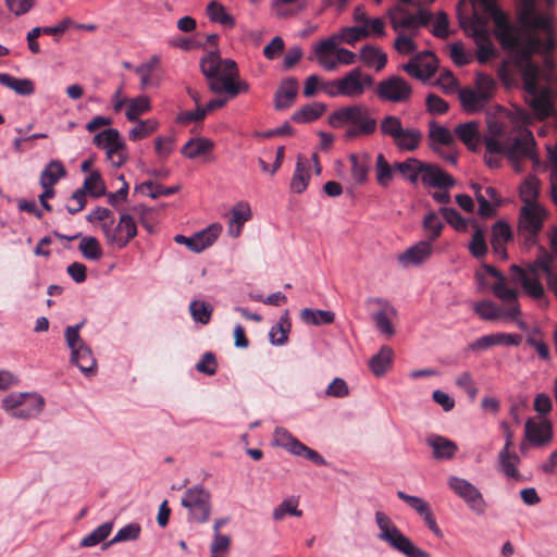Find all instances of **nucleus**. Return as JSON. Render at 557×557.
Wrapping results in <instances>:
<instances>
[{
    "instance_id": "nucleus-11",
    "label": "nucleus",
    "mask_w": 557,
    "mask_h": 557,
    "mask_svg": "<svg viewBox=\"0 0 557 557\" xmlns=\"http://www.w3.org/2000/svg\"><path fill=\"white\" fill-rule=\"evenodd\" d=\"M482 269L496 280L492 285V290L497 298L508 302L506 314L510 317L520 315L521 311L518 302L519 292L507 285V277L495 267L485 263L482 265Z\"/></svg>"
},
{
    "instance_id": "nucleus-49",
    "label": "nucleus",
    "mask_w": 557,
    "mask_h": 557,
    "mask_svg": "<svg viewBox=\"0 0 557 557\" xmlns=\"http://www.w3.org/2000/svg\"><path fill=\"white\" fill-rule=\"evenodd\" d=\"M85 195L98 198L106 195V185L98 171L91 172L84 181L83 187L79 188Z\"/></svg>"
},
{
    "instance_id": "nucleus-51",
    "label": "nucleus",
    "mask_w": 557,
    "mask_h": 557,
    "mask_svg": "<svg viewBox=\"0 0 557 557\" xmlns=\"http://www.w3.org/2000/svg\"><path fill=\"white\" fill-rule=\"evenodd\" d=\"M78 249L87 260L97 261L102 257V248L100 243L96 237L92 236L83 237Z\"/></svg>"
},
{
    "instance_id": "nucleus-1",
    "label": "nucleus",
    "mask_w": 557,
    "mask_h": 557,
    "mask_svg": "<svg viewBox=\"0 0 557 557\" xmlns=\"http://www.w3.org/2000/svg\"><path fill=\"white\" fill-rule=\"evenodd\" d=\"M479 3L492 18L495 37L502 48L513 55L522 75L529 104L535 116L543 121L554 112L553 90L539 88L540 67L532 61L534 53H552L556 47L552 18L537 11V0H522L518 12L520 27L516 26L496 3V0H471Z\"/></svg>"
},
{
    "instance_id": "nucleus-48",
    "label": "nucleus",
    "mask_w": 557,
    "mask_h": 557,
    "mask_svg": "<svg viewBox=\"0 0 557 557\" xmlns=\"http://www.w3.org/2000/svg\"><path fill=\"white\" fill-rule=\"evenodd\" d=\"M290 331V321L288 314L285 313L281 317L278 323L271 327L269 337L273 345H284L288 339V333Z\"/></svg>"
},
{
    "instance_id": "nucleus-26",
    "label": "nucleus",
    "mask_w": 557,
    "mask_h": 557,
    "mask_svg": "<svg viewBox=\"0 0 557 557\" xmlns=\"http://www.w3.org/2000/svg\"><path fill=\"white\" fill-rule=\"evenodd\" d=\"M297 92L298 82L296 78L292 77L283 81L275 94V108L277 110L289 108L294 103Z\"/></svg>"
},
{
    "instance_id": "nucleus-9",
    "label": "nucleus",
    "mask_w": 557,
    "mask_h": 557,
    "mask_svg": "<svg viewBox=\"0 0 557 557\" xmlns=\"http://www.w3.org/2000/svg\"><path fill=\"white\" fill-rule=\"evenodd\" d=\"M101 230L109 245L120 249L125 248L128 243L137 235V225L134 218L126 212L120 215L116 225L102 223Z\"/></svg>"
},
{
    "instance_id": "nucleus-56",
    "label": "nucleus",
    "mask_w": 557,
    "mask_h": 557,
    "mask_svg": "<svg viewBox=\"0 0 557 557\" xmlns=\"http://www.w3.org/2000/svg\"><path fill=\"white\" fill-rule=\"evenodd\" d=\"M114 144L109 145L106 150L107 158L110 160L113 166L120 168L122 166L126 161V154H125V143L120 137Z\"/></svg>"
},
{
    "instance_id": "nucleus-25",
    "label": "nucleus",
    "mask_w": 557,
    "mask_h": 557,
    "mask_svg": "<svg viewBox=\"0 0 557 557\" xmlns=\"http://www.w3.org/2000/svg\"><path fill=\"white\" fill-rule=\"evenodd\" d=\"M428 136L430 139V148L435 152H440V146L453 148L455 145V137L453 133L448 128L437 124L435 121L429 122Z\"/></svg>"
},
{
    "instance_id": "nucleus-27",
    "label": "nucleus",
    "mask_w": 557,
    "mask_h": 557,
    "mask_svg": "<svg viewBox=\"0 0 557 557\" xmlns=\"http://www.w3.org/2000/svg\"><path fill=\"white\" fill-rule=\"evenodd\" d=\"M422 182L436 188H449L455 184V180L448 173L437 165L428 163L422 176Z\"/></svg>"
},
{
    "instance_id": "nucleus-39",
    "label": "nucleus",
    "mask_w": 557,
    "mask_h": 557,
    "mask_svg": "<svg viewBox=\"0 0 557 557\" xmlns=\"http://www.w3.org/2000/svg\"><path fill=\"white\" fill-rule=\"evenodd\" d=\"M520 462V458L516 453L507 451L502 449L498 454V463L500 471L507 476L515 480L521 478L517 465Z\"/></svg>"
},
{
    "instance_id": "nucleus-54",
    "label": "nucleus",
    "mask_w": 557,
    "mask_h": 557,
    "mask_svg": "<svg viewBox=\"0 0 557 557\" xmlns=\"http://www.w3.org/2000/svg\"><path fill=\"white\" fill-rule=\"evenodd\" d=\"M336 36V42L343 41L348 45H354L358 40H361L363 38H368V32L366 30L362 25H355V26H348L343 27Z\"/></svg>"
},
{
    "instance_id": "nucleus-3",
    "label": "nucleus",
    "mask_w": 557,
    "mask_h": 557,
    "mask_svg": "<svg viewBox=\"0 0 557 557\" xmlns=\"http://www.w3.org/2000/svg\"><path fill=\"white\" fill-rule=\"evenodd\" d=\"M485 163L490 168L499 165L500 156H506L512 162L522 159H535V139L525 127L512 128L509 132L497 131L484 138Z\"/></svg>"
},
{
    "instance_id": "nucleus-53",
    "label": "nucleus",
    "mask_w": 557,
    "mask_h": 557,
    "mask_svg": "<svg viewBox=\"0 0 557 557\" xmlns=\"http://www.w3.org/2000/svg\"><path fill=\"white\" fill-rule=\"evenodd\" d=\"M423 228L426 233V242L432 244L441 236L444 223L441 221L437 213L429 212L423 220Z\"/></svg>"
},
{
    "instance_id": "nucleus-61",
    "label": "nucleus",
    "mask_w": 557,
    "mask_h": 557,
    "mask_svg": "<svg viewBox=\"0 0 557 557\" xmlns=\"http://www.w3.org/2000/svg\"><path fill=\"white\" fill-rule=\"evenodd\" d=\"M393 178V169L389 163L386 161L385 157L382 153H379L376 157V181L377 183L386 187L389 185Z\"/></svg>"
},
{
    "instance_id": "nucleus-6",
    "label": "nucleus",
    "mask_w": 557,
    "mask_h": 557,
    "mask_svg": "<svg viewBox=\"0 0 557 557\" xmlns=\"http://www.w3.org/2000/svg\"><path fill=\"white\" fill-rule=\"evenodd\" d=\"M375 521L380 529L377 537L387 543L393 549L406 557H430L428 552L416 546L409 537L403 534L384 512L376 511Z\"/></svg>"
},
{
    "instance_id": "nucleus-57",
    "label": "nucleus",
    "mask_w": 557,
    "mask_h": 557,
    "mask_svg": "<svg viewBox=\"0 0 557 557\" xmlns=\"http://www.w3.org/2000/svg\"><path fill=\"white\" fill-rule=\"evenodd\" d=\"M138 190L141 193L147 194L153 199H157L161 196H171L178 191V186H171V187H164L160 184H156L151 181L141 183L138 187Z\"/></svg>"
},
{
    "instance_id": "nucleus-12",
    "label": "nucleus",
    "mask_w": 557,
    "mask_h": 557,
    "mask_svg": "<svg viewBox=\"0 0 557 557\" xmlns=\"http://www.w3.org/2000/svg\"><path fill=\"white\" fill-rule=\"evenodd\" d=\"M447 484L467 504L471 511L478 516L485 513L487 504L482 493L472 483L466 479L453 475L449 476Z\"/></svg>"
},
{
    "instance_id": "nucleus-47",
    "label": "nucleus",
    "mask_w": 557,
    "mask_h": 557,
    "mask_svg": "<svg viewBox=\"0 0 557 557\" xmlns=\"http://www.w3.org/2000/svg\"><path fill=\"white\" fill-rule=\"evenodd\" d=\"M299 500L296 497H288L284 499L272 512V518L275 521L283 520L286 516L301 517L302 511L298 509Z\"/></svg>"
},
{
    "instance_id": "nucleus-7",
    "label": "nucleus",
    "mask_w": 557,
    "mask_h": 557,
    "mask_svg": "<svg viewBox=\"0 0 557 557\" xmlns=\"http://www.w3.org/2000/svg\"><path fill=\"white\" fill-rule=\"evenodd\" d=\"M329 123L332 127L349 124L359 128V132L363 135L373 134L377 126L375 119L370 116L368 109L358 104L334 111L329 117Z\"/></svg>"
},
{
    "instance_id": "nucleus-19",
    "label": "nucleus",
    "mask_w": 557,
    "mask_h": 557,
    "mask_svg": "<svg viewBox=\"0 0 557 557\" xmlns=\"http://www.w3.org/2000/svg\"><path fill=\"white\" fill-rule=\"evenodd\" d=\"M336 36H331L313 48L318 63L326 71H336Z\"/></svg>"
},
{
    "instance_id": "nucleus-43",
    "label": "nucleus",
    "mask_w": 557,
    "mask_h": 557,
    "mask_svg": "<svg viewBox=\"0 0 557 557\" xmlns=\"http://www.w3.org/2000/svg\"><path fill=\"white\" fill-rule=\"evenodd\" d=\"M151 110V103L147 96H138L128 99V107L125 112L126 119L131 122L138 121L141 114H145Z\"/></svg>"
},
{
    "instance_id": "nucleus-2",
    "label": "nucleus",
    "mask_w": 557,
    "mask_h": 557,
    "mask_svg": "<svg viewBox=\"0 0 557 557\" xmlns=\"http://www.w3.org/2000/svg\"><path fill=\"white\" fill-rule=\"evenodd\" d=\"M555 256H542L524 267L512 264L509 269V281L520 285L523 292L532 299H541L545 289L541 282L542 274L546 275L547 286L557 297V228L550 238Z\"/></svg>"
},
{
    "instance_id": "nucleus-30",
    "label": "nucleus",
    "mask_w": 557,
    "mask_h": 557,
    "mask_svg": "<svg viewBox=\"0 0 557 557\" xmlns=\"http://www.w3.org/2000/svg\"><path fill=\"white\" fill-rule=\"evenodd\" d=\"M456 136L472 151L480 146L479 123L470 121L459 124L455 128Z\"/></svg>"
},
{
    "instance_id": "nucleus-36",
    "label": "nucleus",
    "mask_w": 557,
    "mask_h": 557,
    "mask_svg": "<svg viewBox=\"0 0 557 557\" xmlns=\"http://www.w3.org/2000/svg\"><path fill=\"white\" fill-rule=\"evenodd\" d=\"M0 84L21 96H30L35 92L34 83L30 79L17 78L7 73H0Z\"/></svg>"
},
{
    "instance_id": "nucleus-28",
    "label": "nucleus",
    "mask_w": 557,
    "mask_h": 557,
    "mask_svg": "<svg viewBox=\"0 0 557 557\" xmlns=\"http://www.w3.org/2000/svg\"><path fill=\"white\" fill-rule=\"evenodd\" d=\"M309 170L310 161L306 157L299 156L290 182V188L294 193L301 194L307 189L310 181Z\"/></svg>"
},
{
    "instance_id": "nucleus-44",
    "label": "nucleus",
    "mask_w": 557,
    "mask_h": 557,
    "mask_svg": "<svg viewBox=\"0 0 557 557\" xmlns=\"http://www.w3.org/2000/svg\"><path fill=\"white\" fill-rule=\"evenodd\" d=\"M474 232L469 243V251L475 259H482L487 253L488 247L485 240V231L476 223L473 224Z\"/></svg>"
},
{
    "instance_id": "nucleus-42",
    "label": "nucleus",
    "mask_w": 557,
    "mask_h": 557,
    "mask_svg": "<svg viewBox=\"0 0 557 557\" xmlns=\"http://www.w3.org/2000/svg\"><path fill=\"white\" fill-rule=\"evenodd\" d=\"M459 99L463 109L468 112H476L487 102V100L482 98L481 94L471 88L460 89Z\"/></svg>"
},
{
    "instance_id": "nucleus-60",
    "label": "nucleus",
    "mask_w": 557,
    "mask_h": 557,
    "mask_svg": "<svg viewBox=\"0 0 557 557\" xmlns=\"http://www.w3.org/2000/svg\"><path fill=\"white\" fill-rule=\"evenodd\" d=\"M440 213L458 232H466L468 222L455 208L442 207Z\"/></svg>"
},
{
    "instance_id": "nucleus-62",
    "label": "nucleus",
    "mask_w": 557,
    "mask_h": 557,
    "mask_svg": "<svg viewBox=\"0 0 557 557\" xmlns=\"http://www.w3.org/2000/svg\"><path fill=\"white\" fill-rule=\"evenodd\" d=\"M478 51L476 59L480 63H486L494 55V48L491 42L490 36L480 35L479 38H473Z\"/></svg>"
},
{
    "instance_id": "nucleus-38",
    "label": "nucleus",
    "mask_w": 557,
    "mask_h": 557,
    "mask_svg": "<svg viewBox=\"0 0 557 557\" xmlns=\"http://www.w3.org/2000/svg\"><path fill=\"white\" fill-rule=\"evenodd\" d=\"M392 360V348L383 346L380 351L369 360V367L376 376H381L391 368Z\"/></svg>"
},
{
    "instance_id": "nucleus-10",
    "label": "nucleus",
    "mask_w": 557,
    "mask_h": 557,
    "mask_svg": "<svg viewBox=\"0 0 557 557\" xmlns=\"http://www.w3.org/2000/svg\"><path fill=\"white\" fill-rule=\"evenodd\" d=\"M375 94L382 101L406 103L411 99L413 90L404 77L392 75L376 84Z\"/></svg>"
},
{
    "instance_id": "nucleus-46",
    "label": "nucleus",
    "mask_w": 557,
    "mask_h": 557,
    "mask_svg": "<svg viewBox=\"0 0 557 557\" xmlns=\"http://www.w3.org/2000/svg\"><path fill=\"white\" fill-rule=\"evenodd\" d=\"M207 13L212 22L220 23L221 25L233 28L235 20L230 15L225 8L218 1H211L207 7Z\"/></svg>"
},
{
    "instance_id": "nucleus-14",
    "label": "nucleus",
    "mask_w": 557,
    "mask_h": 557,
    "mask_svg": "<svg viewBox=\"0 0 557 557\" xmlns=\"http://www.w3.org/2000/svg\"><path fill=\"white\" fill-rule=\"evenodd\" d=\"M546 210L541 205L523 206L519 216V234L530 243H534L543 228Z\"/></svg>"
},
{
    "instance_id": "nucleus-5",
    "label": "nucleus",
    "mask_w": 557,
    "mask_h": 557,
    "mask_svg": "<svg viewBox=\"0 0 557 557\" xmlns=\"http://www.w3.org/2000/svg\"><path fill=\"white\" fill-rule=\"evenodd\" d=\"M380 132L384 137L392 139L396 149L400 152H413L420 148L423 133L418 127H404L403 121L397 115H385L380 122Z\"/></svg>"
},
{
    "instance_id": "nucleus-21",
    "label": "nucleus",
    "mask_w": 557,
    "mask_h": 557,
    "mask_svg": "<svg viewBox=\"0 0 557 557\" xmlns=\"http://www.w3.org/2000/svg\"><path fill=\"white\" fill-rule=\"evenodd\" d=\"M426 444L433 449V457L437 460H450L458 451L454 441L437 434L428 436Z\"/></svg>"
},
{
    "instance_id": "nucleus-63",
    "label": "nucleus",
    "mask_w": 557,
    "mask_h": 557,
    "mask_svg": "<svg viewBox=\"0 0 557 557\" xmlns=\"http://www.w3.org/2000/svg\"><path fill=\"white\" fill-rule=\"evenodd\" d=\"M475 90L481 94L482 98L488 101L493 97L496 83L493 77L479 73L475 78Z\"/></svg>"
},
{
    "instance_id": "nucleus-24",
    "label": "nucleus",
    "mask_w": 557,
    "mask_h": 557,
    "mask_svg": "<svg viewBox=\"0 0 557 557\" xmlns=\"http://www.w3.org/2000/svg\"><path fill=\"white\" fill-rule=\"evenodd\" d=\"M359 60L369 69L381 72L387 64V54L375 45H364L359 50Z\"/></svg>"
},
{
    "instance_id": "nucleus-15",
    "label": "nucleus",
    "mask_w": 557,
    "mask_h": 557,
    "mask_svg": "<svg viewBox=\"0 0 557 557\" xmlns=\"http://www.w3.org/2000/svg\"><path fill=\"white\" fill-rule=\"evenodd\" d=\"M401 70L409 76L425 82L436 73L437 59L432 52L423 51L403 64Z\"/></svg>"
},
{
    "instance_id": "nucleus-20",
    "label": "nucleus",
    "mask_w": 557,
    "mask_h": 557,
    "mask_svg": "<svg viewBox=\"0 0 557 557\" xmlns=\"http://www.w3.org/2000/svg\"><path fill=\"white\" fill-rule=\"evenodd\" d=\"M524 431L528 441L536 446L549 443L553 436V426L548 420L536 422L529 419L525 422Z\"/></svg>"
},
{
    "instance_id": "nucleus-58",
    "label": "nucleus",
    "mask_w": 557,
    "mask_h": 557,
    "mask_svg": "<svg viewBox=\"0 0 557 557\" xmlns=\"http://www.w3.org/2000/svg\"><path fill=\"white\" fill-rule=\"evenodd\" d=\"M159 127V123L154 119L139 121V123L129 131V140L137 141L146 138L154 133Z\"/></svg>"
},
{
    "instance_id": "nucleus-4",
    "label": "nucleus",
    "mask_w": 557,
    "mask_h": 557,
    "mask_svg": "<svg viewBox=\"0 0 557 557\" xmlns=\"http://www.w3.org/2000/svg\"><path fill=\"white\" fill-rule=\"evenodd\" d=\"M202 74L209 81V88L214 94L225 91L231 98L240 92H247L249 85L244 81H235L238 76V69L235 61L231 59H221V57L211 52L200 61Z\"/></svg>"
},
{
    "instance_id": "nucleus-18",
    "label": "nucleus",
    "mask_w": 557,
    "mask_h": 557,
    "mask_svg": "<svg viewBox=\"0 0 557 557\" xmlns=\"http://www.w3.org/2000/svg\"><path fill=\"white\" fill-rule=\"evenodd\" d=\"M369 301L379 306L376 312L371 313V319L381 334L392 337L395 334L392 319L397 315V310L382 298H371Z\"/></svg>"
},
{
    "instance_id": "nucleus-40",
    "label": "nucleus",
    "mask_w": 557,
    "mask_h": 557,
    "mask_svg": "<svg viewBox=\"0 0 557 557\" xmlns=\"http://www.w3.org/2000/svg\"><path fill=\"white\" fill-rule=\"evenodd\" d=\"M159 62V57L153 55L148 62L143 63L135 69V73L140 77L141 89H147L151 86H158V81L154 79L153 72Z\"/></svg>"
},
{
    "instance_id": "nucleus-50",
    "label": "nucleus",
    "mask_w": 557,
    "mask_h": 557,
    "mask_svg": "<svg viewBox=\"0 0 557 557\" xmlns=\"http://www.w3.org/2000/svg\"><path fill=\"white\" fill-rule=\"evenodd\" d=\"M113 522H104L81 541L82 547H94L103 542L112 532Z\"/></svg>"
},
{
    "instance_id": "nucleus-64",
    "label": "nucleus",
    "mask_w": 557,
    "mask_h": 557,
    "mask_svg": "<svg viewBox=\"0 0 557 557\" xmlns=\"http://www.w3.org/2000/svg\"><path fill=\"white\" fill-rule=\"evenodd\" d=\"M548 156L553 165L550 173V194L554 203L557 206V144L548 149Z\"/></svg>"
},
{
    "instance_id": "nucleus-34",
    "label": "nucleus",
    "mask_w": 557,
    "mask_h": 557,
    "mask_svg": "<svg viewBox=\"0 0 557 557\" xmlns=\"http://www.w3.org/2000/svg\"><path fill=\"white\" fill-rule=\"evenodd\" d=\"M213 141L205 137L190 138L183 147L182 154L188 159H196L213 149Z\"/></svg>"
},
{
    "instance_id": "nucleus-45",
    "label": "nucleus",
    "mask_w": 557,
    "mask_h": 557,
    "mask_svg": "<svg viewBox=\"0 0 557 557\" xmlns=\"http://www.w3.org/2000/svg\"><path fill=\"white\" fill-rule=\"evenodd\" d=\"M300 318L307 324L321 325L333 323L335 314L327 310H313L310 308H305L300 311Z\"/></svg>"
},
{
    "instance_id": "nucleus-55",
    "label": "nucleus",
    "mask_w": 557,
    "mask_h": 557,
    "mask_svg": "<svg viewBox=\"0 0 557 557\" xmlns=\"http://www.w3.org/2000/svg\"><path fill=\"white\" fill-rule=\"evenodd\" d=\"M273 442L275 445L281 446L292 453L293 455L297 450V445H300L299 442L292 433H289L284 428H276L273 434Z\"/></svg>"
},
{
    "instance_id": "nucleus-37",
    "label": "nucleus",
    "mask_w": 557,
    "mask_h": 557,
    "mask_svg": "<svg viewBox=\"0 0 557 557\" xmlns=\"http://www.w3.org/2000/svg\"><path fill=\"white\" fill-rule=\"evenodd\" d=\"M325 111L326 106L324 103L306 104L294 112L292 120L299 124L310 123L318 120Z\"/></svg>"
},
{
    "instance_id": "nucleus-17",
    "label": "nucleus",
    "mask_w": 557,
    "mask_h": 557,
    "mask_svg": "<svg viewBox=\"0 0 557 557\" xmlns=\"http://www.w3.org/2000/svg\"><path fill=\"white\" fill-rule=\"evenodd\" d=\"M221 232V225L218 223L211 224L208 228L195 234L191 237L184 235H176L175 242L186 245L194 252H201L211 246L218 238Z\"/></svg>"
},
{
    "instance_id": "nucleus-32",
    "label": "nucleus",
    "mask_w": 557,
    "mask_h": 557,
    "mask_svg": "<svg viewBox=\"0 0 557 557\" xmlns=\"http://www.w3.org/2000/svg\"><path fill=\"white\" fill-rule=\"evenodd\" d=\"M71 362L76 364L86 375L94 374L97 369V361L87 345L81 346L71 352Z\"/></svg>"
},
{
    "instance_id": "nucleus-29",
    "label": "nucleus",
    "mask_w": 557,
    "mask_h": 557,
    "mask_svg": "<svg viewBox=\"0 0 557 557\" xmlns=\"http://www.w3.org/2000/svg\"><path fill=\"white\" fill-rule=\"evenodd\" d=\"M66 175L63 163L59 160L50 161L41 171L39 184L42 188H54V185Z\"/></svg>"
},
{
    "instance_id": "nucleus-16",
    "label": "nucleus",
    "mask_w": 557,
    "mask_h": 557,
    "mask_svg": "<svg viewBox=\"0 0 557 557\" xmlns=\"http://www.w3.org/2000/svg\"><path fill=\"white\" fill-rule=\"evenodd\" d=\"M343 97L358 98L361 97L367 88L374 85L371 75L362 73L361 69L356 67L339 78Z\"/></svg>"
},
{
    "instance_id": "nucleus-52",
    "label": "nucleus",
    "mask_w": 557,
    "mask_h": 557,
    "mask_svg": "<svg viewBox=\"0 0 557 557\" xmlns=\"http://www.w3.org/2000/svg\"><path fill=\"white\" fill-rule=\"evenodd\" d=\"M398 36L395 39L394 48L400 54H411L417 51V45L413 41V37L417 36L418 30H408V34L403 32H397Z\"/></svg>"
},
{
    "instance_id": "nucleus-35",
    "label": "nucleus",
    "mask_w": 557,
    "mask_h": 557,
    "mask_svg": "<svg viewBox=\"0 0 557 557\" xmlns=\"http://www.w3.org/2000/svg\"><path fill=\"white\" fill-rule=\"evenodd\" d=\"M45 406V399L38 394H28L27 403L12 412L15 419H29L39 414Z\"/></svg>"
},
{
    "instance_id": "nucleus-23",
    "label": "nucleus",
    "mask_w": 557,
    "mask_h": 557,
    "mask_svg": "<svg viewBox=\"0 0 557 557\" xmlns=\"http://www.w3.org/2000/svg\"><path fill=\"white\" fill-rule=\"evenodd\" d=\"M251 219V209L248 202H237L231 210L228 220V235L236 238L240 235L244 224Z\"/></svg>"
},
{
    "instance_id": "nucleus-33",
    "label": "nucleus",
    "mask_w": 557,
    "mask_h": 557,
    "mask_svg": "<svg viewBox=\"0 0 557 557\" xmlns=\"http://www.w3.org/2000/svg\"><path fill=\"white\" fill-rule=\"evenodd\" d=\"M426 163L416 159L408 158L404 162L395 163V169L411 183L416 184L419 177L422 178Z\"/></svg>"
},
{
    "instance_id": "nucleus-22",
    "label": "nucleus",
    "mask_w": 557,
    "mask_h": 557,
    "mask_svg": "<svg viewBox=\"0 0 557 557\" xmlns=\"http://www.w3.org/2000/svg\"><path fill=\"white\" fill-rule=\"evenodd\" d=\"M432 251V244L426 240H421L401 253L398 260L404 267L419 265L431 257Z\"/></svg>"
},
{
    "instance_id": "nucleus-41",
    "label": "nucleus",
    "mask_w": 557,
    "mask_h": 557,
    "mask_svg": "<svg viewBox=\"0 0 557 557\" xmlns=\"http://www.w3.org/2000/svg\"><path fill=\"white\" fill-rule=\"evenodd\" d=\"M539 195L540 181L535 176L529 175L520 185V198L524 206H535L540 205L537 202Z\"/></svg>"
},
{
    "instance_id": "nucleus-13",
    "label": "nucleus",
    "mask_w": 557,
    "mask_h": 557,
    "mask_svg": "<svg viewBox=\"0 0 557 557\" xmlns=\"http://www.w3.org/2000/svg\"><path fill=\"white\" fill-rule=\"evenodd\" d=\"M388 17L392 28L395 32L418 30L421 26H426L431 21V14L423 9L417 13H411L403 5H396L388 11Z\"/></svg>"
},
{
    "instance_id": "nucleus-8",
    "label": "nucleus",
    "mask_w": 557,
    "mask_h": 557,
    "mask_svg": "<svg viewBox=\"0 0 557 557\" xmlns=\"http://www.w3.org/2000/svg\"><path fill=\"white\" fill-rule=\"evenodd\" d=\"M181 505L188 510V521L206 523L211 516V493L202 485H195L185 491Z\"/></svg>"
},
{
    "instance_id": "nucleus-59",
    "label": "nucleus",
    "mask_w": 557,
    "mask_h": 557,
    "mask_svg": "<svg viewBox=\"0 0 557 557\" xmlns=\"http://www.w3.org/2000/svg\"><path fill=\"white\" fill-rule=\"evenodd\" d=\"M141 532V528L138 523H129L122 529H120L114 537L104 544V547L120 543V542H126V541H135L139 537Z\"/></svg>"
},
{
    "instance_id": "nucleus-31",
    "label": "nucleus",
    "mask_w": 557,
    "mask_h": 557,
    "mask_svg": "<svg viewBox=\"0 0 557 557\" xmlns=\"http://www.w3.org/2000/svg\"><path fill=\"white\" fill-rule=\"evenodd\" d=\"M503 302L504 308L497 306L496 304L490 300L479 301L474 305V311L481 319L488 321H495L500 318H508L511 320L516 319L517 317H510L506 314V310L508 309V302Z\"/></svg>"
}]
</instances>
